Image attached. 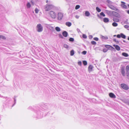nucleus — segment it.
<instances>
[{
  "instance_id": "nucleus-1",
  "label": "nucleus",
  "mask_w": 129,
  "mask_h": 129,
  "mask_svg": "<svg viewBox=\"0 0 129 129\" xmlns=\"http://www.w3.org/2000/svg\"><path fill=\"white\" fill-rule=\"evenodd\" d=\"M46 106L45 105H44V106H42L40 110H36L35 111L34 114L33 116L37 119L42 118L43 116V114L42 112V113H41V110H42V109L46 110Z\"/></svg>"
},
{
  "instance_id": "nucleus-2",
  "label": "nucleus",
  "mask_w": 129,
  "mask_h": 129,
  "mask_svg": "<svg viewBox=\"0 0 129 129\" xmlns=\"http://www.w3.org/2000/svg\"><path fill=\"white\" fill-rule=\"evenodd\" d=\"M55 9L56 10H58V8L55 7L54 5L52 4H47L46 7L45 8V10L46 11H49L50 9Z\"/></svg>"
},
{
  "instance_id": "nucleus-3",
  "label": "nucleus",
  "mask_w": 129,
  "mask_h": 129,
  "mask_svg": "<svg viewBox=\"0 0 129 129\" xmlns=\"http://www.w3.org/2000/svg\"><path fill=\"white\" fill-rule=\"evenodd\" d=\"M63 17V13L59 12L57 13V19L58 20H61Z\"/></svg>"
},
{
  "instance_id": "nucleus-4",
  "label": "nucleus",
  "mask_w": 129,
  "mask_h": 129,
  "mask_svg": "<svg viewBox=\"0 0 129 129\" xmlns=\"http://www.w3.org/2000/svg\"><path fill=\"white\" fill-rule=\"evenodd\" d=\"M37 31L38 32H41L43 30V27L40 24H37Z\"/></svg>"
},
{
  "instance_id": "nucleus-5",
  "label": "nucleus",
  "mask_w": 129,
  "mask_h": 129,
  "mask_svg": "<svg viewBox=\"0 0 129 129\" xmlns=\"http://www.w3.org/2000/svg\"><path fill=\"white\" fill-rule=\"evenodd\" d=\"M49 14L51 17L54 19H55L56 16V14L53 11H50L49 12Z\"/></svg>"
},
{
  "instance_id": "nucleus-6",
  "label": "nucleus",
  "mask_w": 129,
  "mask_h": 129,
  "mask_svg": "<svg viewBox=\"0 0 129 129\" xmlns=\"http://www.w3.org/2000/svg\"><path fill=\"white\" fill-rule=\"evenodd\" d=\"M121 87L123 89L125 90H127L129 89L128 86L126 84L124 83L121 84L120 85Z\"/></svg>"
},
{
  "instance_id": "nucleus-7",
  "label": "nucleus",
  "mask_w": 129,
  "mask_h": 129,
  "mask_svg": "<svg viewBox=\"0 0 129 129\" xmlns=\"http://www.w3.org/2000/svg\"><path fill=\"white\" fill-rule=\"evenodd\" d=\"M117 37L118 38H120L121 37L122 38L125 39L126 38V36L123 33H121L120 34H118L117 35Z\"/></svg>"
},
{
  "instance_id": "nucleus-8",
  "label": "nucleus",
  "mask_w": 129,
  "mask_h": 129,
  "mask_svg": "<svg viewBox=\"0 0 129 129\" xmlns=\"http://www.w3.org/2000/svg\"><path fill=\"white\" fill-rule=\"evenodd\" d=\"M121 6L123 8L127 9L128 8L127 6L125 5L126 3L125 2H121Z\"/></svg>"
},
{
  "instance_id": "nucleus-9",
  "label": "nucleus",
  "mask_w": 129,
  "mask_h": 129,
  "mask_svg": "<svg viewBox=\"0 0 129 129\" xmlns=\"http://www.w3.org/2000/svg\"><path fill=\"white\" fill-rule=\"evenodd\" d=\"M112 15L114 16V17H118V18H119L120 17L119 14L117 12L114 11H112Z\"/></svg>"
},
{
  "instance_id": "nucleus-10",
  "label": "nucleus",
  "mask_w": 129,
  "mask_h": 129,
  "mask_svg": "<svg viewBox=\"0 0 129 129\" xmlns=\"http://www.w3.org/2000/svg\"><path fill=\"white\" fill-rule=\"evenodd\" d=\"M121 72L122 75L124 76H125V69L124 67H122L121 69Z\"/></svg>"
},
{
  "instance_id": "nucleus-11",
  "label": "nucleus",
  "mask_w": 129,
  "mask_h": 129,
  "mask_svg": "<svg viewBox=\"0 0 129 129\" xmlns=\"http://www.w3.org/2000/svg\"><path fill=\"white\" fill-rule=\"evenodd\" d=\"M109 95L111 98L113 99H115L116 98V96L113 93L110 92L109 94Z\"/></svg>"
},
{
  "instance_id": "nucleus-12",
  "label": "nucleus",
  "mask_w": 129,
  "mask_h": 129,
  "mask_svg": "<svg viewBox=\"0 0 129 129\" xmlns=\"http://www.w3.org/2000/svg\"><path fill=\"white\" fill-rule=\"evenodd\" d=\"M108 7L112 10H115L116 9V8L115 7H114L113 6L111 5H108Z\"/></svg>"
},
{
  "instance_id": "nucleus-13",
  "label": "nucleus",
  "mask_w": 129,
  "mask_h": 129,
  "mask_svg": "<svg viewBox=\"0 0 129 129\" xmlns=\"http://www.w3.org/2000/svg\"><path fill=\"white\" fill-rule=\"evenodd\" d=\"M105 12L107 14L109 15H112V11H109L107 10H105Z\"/></svg>"
},
{
  "instance_id": "nucleus-14",
  "label": "nucleus",
  "mask_w": 129,
  "mask_h": 129,
  "mask_svg": "<svg viewBox=\"0 0 129 129\" xmlns=\"http://www.w3.org/2000/svg\"><path fill=\"white\" fill-rule=\"evenodd\" d=\"M123 102L124 103L129 105V99H125L123 100Z\"/></svg>"
},
{
  "instance_id": "nucleus-15",
  "label": "nucleus",
  "mask_w": 129,
  "mask_h": 129,
  "mask_svg": "<svg viewBox=\"0 0 129 129\" xmlns=\"http://www.w3.org/2000/svg\"><path fill=\"white\" fill-rule=\"evenodd\" d=\"M113 46L115 47V48L116 50L118 51H119L120 49V48L119 46L118 45H113Z\"/></svg>"
},
{
  "instance_id": "nucleus-16",
  "label": "nucleus",
  "mask_w": 129,
  "mask_h": 129,
  "mask_svg": "<svg viewBox=\"0 0 129 129\" xmlns=\"http://www.w3.org/2000/svg\"><path fill=\"white\" fill-rule=\"evenodd\" d=\"M117 17H113V21L114 22H118L119 21V19L118 18H117Z\"/></svg>"
},
{
  "instance_id": "nucleus-17",
  "label": "nucleus",
  "mask_w": 129,
  "mask_h": 129,
  "mask_svg": "<svg viewBox=\"0 0 129 129\" xmlns=\"http://www.w3.org/2000/svg\"><path fill=\"white\" fill-rule=\"evenodd\" d=\"M62 35L65 37H67L68 35V33L66 31H64L62 33Z\"/></svg>"
},
{
  "instance_id": "nucleus-18",
  "label": "nucleus",
  "mask_w": 129,
  "mask_h": 129,
  "mask_svg": "<svg viewBox=\"0 0 129 129\" xmlns=\"http://www.w3.org/2000/svg\"><path fill=\"white\" fill-rule=\"evenodd\" d=\"M93 67L91 65H90L88 67V70L89 72L91 71L92 70Z\"/></svg>"
},
{
  "instance_id": "nucleus-19",
  "label": "nucleus",
  "mask_w": 129,
  "mask_h": 129,
  "mask_svg": "<svg viewBox=\"0 0 129 129\" xmlns=\"http://www.w3.org/2000/svg\"><path fill=\"white\" fill-rule=\"evenodd\" d=\"M103 21L105 23H107L109 21V19L108 18H105L103 19Z\"/></svg>"
},
{
  "instance_id": "nucleus-20",
  "label": "nucleus",
  "mask_w": 129,
  "mask_h": 129,
  "mask_svg": "<svg viewBox=\"0 0 129 129\" xmlns=\"http://www.w3.org/2000/svg\"><path fill=\"white\" fill-rule=\"evenodd\" d=\"M122 56L125 57H127L129 56L128 54L127 53L125 52L122 53Z\"/></svg>"
},
{
  "instance_id": "nucleus-21",
  "label": "nucleus",
  "mask_w": 129,
  "mask_h": 129,
  "mask_svg": "<svg viewBox=\"0 0 129 129\" xmlns=\"http://www.w3.org/2000/svg\"><path fill=\"white\" fill-rule=\"evenodd\" d=\"M101 38L105 40H107L108 39V37L107 36H106L105 37L102 35L101 36Z\"/></svg>"
},
{
  "instance_id": "nucleus-22",
  "label": "nucleus",
  "mask_w": 129,
  "mask_h": 129,
  "mask_svg": "<svg viewBox=\"0 0 129 129\" xmlns=\"http://www.w3.org/2000/svg\"><path fill=\"white\" fill-rule=\"evenodd\" d=\"M85 14L86 16H89L90 15V13L88 11H86L85 12Z\"/></svg>"
},
{
  "instance_id": "nucleus-23",
  "label": "nucleus",
  "mask_w": 129,
  "mask_h": 129,
  "mask_svg": "<svg viewBox=\"0 0 129 129\" xmlns=\"http://www.w3.org/2000/svg\"><path fill=\"white\" fill-rule=\"evenodd\" d=\"M66 24L67 26H68L70 27L71 26L72 24L71 23L69 22H67L66 23Z\"/></svg>"
},
{
  "instance_id": "nucleus-24",
  "label": "nucleus",
  "mask_w": 129,
  "mask_h": 129,
  "mask_svg": "<svg viewBox=\"0 0 129 129\" xmlns=\"http://www.w3.org/2000/svg\"><path fill=\"white\" fill-rule=\"evenodd\" d=\"M26 6L27 8H30L31 5L30 3L29 2H28L26 5Z\"/></svg>"
},
{
  "instance_id": "nucleus-25",
  "label": "nucleus",
  "mask_w": 129,
  "mask_h": 129,
  "mask_svg": "<svg viewBox=\"0 0 129 129\" xmlns=\"http://www.w3.org/2000/svg\"><path fill=\"white\" fill-rule=\"evenodd\" d=\"M56 30L57 31H60V28L58 27H56L55 28Z\"/></svg>"
},
{
  "instance_id": "nucleus-26",
  "label": "nucleus",
  "mask_w": 129,
  "mask_h": 129,
  "mask_svg": "<svg viewBox=\"0 0 129 129\" xmlns=\"http://www.w3.org/2000/svg\"><path fill=\"white\" fill-rule=\"evenodd\" d=\"M74 54V51L73 50H72L70 51V55L71 56H73Z\"/></svg>"
},
{
  "instance_id": "nucleus-27",
  "label": "nucleus",
  "mask_w": 129,
  "mask_h": 129,
  "mask_svg": "<svg viewBox=\"0 0 129 129\" xmlns=\"http://www.w3.org/2000/svg\"><path fill=\"white\" fill-rule=\"evenodd\" d=\"M5 40L6 39L5 37L3 36L0 35V39Z\"/></svg>"
},
{
  "instance_id": "nucleus-28",
  "label": "nucleus",
  "mask_w": 129,
  "mask_h": 129,
  "mask_svg": "<svg viewBox=\"0 0 129 129\" xmlns=\"http://www.w3.org/2000/svg\"><path fill=\"white\" fill-rule=\"evenodd\" d=\"M112 25L113 26L116 27L118 25V24L117 23H115V22H114L112 23Z\"/></svg>"
},
{
  "instance_id": "nucleus-29",
  "label": "nucleus",
  "mask_w": 129,
  "mask_h": 129,
  "mask_svg": "<svg viewBox=\"0 0 129 129\" xmlns=\"http://www.w3.org/2000/svg\"><path fill=\"white\" fill-rule=\"evenodd\" d=\"M125 70L126 72H128L129 70V66L127 65V66L125 68Z\"/></svg>"
},
{
  "instance_id": "nucleus-30",
  "label": "nucleus",
  "mask_w": 129,
  "mask_h": 129,
  "mask_svg": "<svg viewBox=\"0 0 129 129\" xmlns=\"http://www.w3.org/2000/svg\"><path fill=\"white\" fill-rule=\"evenodd\" d=\"M96 10L99 12H100L101 11V9L98 7H96Z\"/></svg>"
},
{
  "instance_id": "nucleus-31",
  "label": "nucleus",
  "mask_w": 129,
  "mask_h": 129,
  "mask_svg": "<svg viewBox=\"0 0 129 129\" xmlns=\"http://www.w3.org/2000/svg\"><path fill=\"white\" fill-rule=\"evenodd\" d=\"M109 49L112 51L113 50H115L114 48L111 46H110Z\"/></svg>"
},
{
  "instance_id": "nucleus-32",
  "label": "nucleus",
  "mask_w": 129,
  "mask_h": 129,
  "mask_svg": "<svg viewBox=\"0 0 129 129\" xmlns=\"http://www.w3.org/2000/svg\"><path fill=\"white\" fill-rule=\"evenodd\" d=\"M14 97H15L14 98V103L12 106V107H13L14 105L16 103V99H15L16 97L15 96Z\"/></svg>"
},
{
  "instance_id": "nucleus-33",
  "label": "nucleus",
  "mask_w": 129,
  "mask_h": 129,
  "mask_svg": "<svg viewBox=\"0 0 129 129\" xmlns=\"http://www.w3.org/2000/svg\"><path fill=\"white\" fill-rule=\"evenodd\" d=\"M83 63L84 66H86L87 64V62L86 60H84L83 61Z\"/></svg>"
},
{
  "instance_id": "nucleus-34",
  "label": "nucleus",
  "mask_w": 129,
  "mask_h": 129,
  "mask_svg": "<svg viewBox=\"0 0 129 129\" xmlns=\"http://www.w3.org/2000/svg\"><path fill=\"white\" fill-rule=\"evenodd\" d=\"M69 40L70 42H73L74 41V39L73 38H69Z\"/></svg>"
},
{
  "instance_id": "nucleus-35",
  "label": "nucleus",
  "mask_w": 129,
  "mask_h": 129,
  "mask_svg": "<svg viewBox=\"0 0 129 129\" xmlns=\"http://www.w3.org/2000/svg\"><path fill=\"white\" fill-rule=\"evenodd\" d=\"M80 7V6L79 5H77L75 7V9L76 10H77L79 9Z\"/></svg>"
},
{
  "instance_id": "nucleus-36",
  "label": "nucleus",
  "mask_w": 129,
  "mask_h": 129,
  "mask_svg": "<svg viewBox=\"0 0 129 129\" xmlns=\"http://www.w3.org/2000/svg\"><path fill=\"white\" fill-rule=\"evenodd\" d=\"M91 43L92 45H95L96 43V42L94 41H92L91 42Z\"/></svg>"
},
{
  "instance_id": "nucleus-37",
  "label": "nucleus",
  "mask_w": 129,
  "mask_h": 129,
  "mask_svg": "<svg viewBox=\"0 0 129 129\" xmlns=\"http://www.w3.org/2000/svg\"><path fill=\"white\" fill-rule=\"evenodd\" d=\"M63 47L64 48H68L69 47V46L66 44H65L63 45Z\"/></svg>"
},
{
  "instance_id": "nucleus-38",
  "label": "nucleus",
  "mask_w": 129,
  "mask_h": 129,
  "mask_svg": "<svg viewBox=\"0 0 129 129\" xmlns=\"http://www.w3.org/2000/svg\"><path fill=\"white\" fill-rule=\"evenodd\" d=\"M105 47L108 50L109 49L110 45H105Z\"/></svg>"
},
{
  "instance_id": "nucleus-39",
  "label": "nucleus",
  "mask_w": 129,
  "mask_h": 129,
  "mask_svg": "<svg viewBox=\"0 0 129 129\" xmlns=\"http://www.w3.org/2000/svg\"><path fill=\"white\" fill-rule=\"evenodd\" d=\"M108 50V49H107L106 48H104L103 49V52H107Z\"/></svg>"
},
{
  "instance_id": "nucleus-40",
  "label": "nucleus",
  "mask_w": 129,
  "mask_h": 129,
  "mask_svg": "<svg viewBox=\"0 0 129 129\" xmlns=\"http://www.w3.org/2000/svg\"><path fill=\"white\" fill-rule=\"evenodd\" d=\"M100 15L101 16H103V17L105 16V15L103 12H101L100 13Z\"/></svg>"
},
{
  "instance_id": "nucleus-41",
  "label": "nucleus",
  "mask_w": 129,
  "mask_h": 129,
  "mask_svg": "<svg viewBox=\"0 0 129 129\" xmlns=\"http://www.w3.org/2000/svg\"><path fill=\"white\" fill-rule=\"evenodd\" d=\"M87 53V51H84L82 52V54L83 55H85Z\"/></svg>"
},
{
  "instance_id": "nucleus-42",
  "label": "nucleus",
  "mask_w": 129,
  "mask_h": 129,
  "mask_svg": "<svg viewBox=\"0 0 129 129\" xmlns=\"http://www.w3.org/2000/svg\"><path fill=\"white\" fill-rule=\"evenodd\" d=\"M83 38L84 39H86L87 38V36L86 35L83 34L82 35Z\"/></svg>"
},
{
  "instance_id": "nucleus-43",
  "label": "nucleus",
  "mask_w": 129,
  "mask_h": 129,
  "mask_svg": "<svg viewBox=\"0 0 129 129\" xmlns=\"http://www.w3.org/2000/svg\"><path fill=\"white\" fill-rule=\"evenodd\" d=\"M39 10L37 8H36L35 9V11L36 13H38L39 12Z\"/></svg>"
},
{
  "instance_id": "nucleus-44",
  "label": "nucleus",
  "mask_w": 129,
  "mask_h": 129,
  "mask_svg": "<svg viewBox=\"0 0 129 129\" xmlns=\"http://www.w3.org/2000/svg\"><path fill=\"white\" fill-rule=\"evenodd\" d=\"M93 39L96 41H98L99 40V38L97 37H94L93 38Z\"/></svg>"
},
{
  "instance_id": "nucleus-45",
  "label": "nucleus",
  "mask_w": 129,
  "mask_h": 129,
  "mask_svg": "<svg viewBox=\"0 0 129 129\" xmlns=\"http://www.w3.org/2000/svg\"><path fill=\"white\" fill-rule=\"evenodd\" d=\"M78 65L81 66L82 65V62L81 61H79L78 62Z\"/></svg>"
},
{
  "instance_id": "nucleus-46",
  "label": "nucleus",
  "mask_w": 129,
  "mask_h": 129,
  "mask_svg": "<svg viewBox=\"0 0 129 129\" xmlns=\"http://www.w3.org/2000/svg\"><path fill=\"white\" fill-rule=\"evenodd\" d=\"M124 27L126 28H127L129 27V26L128 25H126L124 26Z\"/></svg>"
},
{
  "instance_id": "nucleus-47",
  "label": "nucleus",
  "mask_w": 129,
  "mask_h": 129,
  "mask_svg": "<svg viewBox=\"0 0 129 129\" xmlns=\"http://www.w3.org/2000/svg\"><path fill=\"white\" fill-rule=\"evenodd\" d=\"M59 38H62L63 39V37L60 34H59Z\"/></svg>"
},
{
  "instance_id": "nucleus-48",
  "label": "nucleus",
  "mask_w": 129,
  "mask_h": 129,
  "mask_svg": "<svg viewBox=\"0 0 129 129\" xmlns=\"http://www.w3.org/2000/svg\"><path fill=\"white\" fill-rule=\"evenodd\" d=\"M89 39H91L93 38V36L92 35H90L89 36Z\"/></svg>"
},
{
  "instance_id": "nucleus-49",
  "label": "nucleus",
  "mask_w": 129,
  "mask_h": 129,
  "mask_svg": "<svg viewBox=\"0 0 129 129\" xmlns=\"http://www.w3.org/2000/svg\"><path fill=\"white\" fill-rule=\"evenodd\" d=\"M0 97H2V98H5V99H6V98H8V97H4L3 96H1L0 94Z\"/></svg>"
},
{
  "instance_id": "nucleus-50",
  "label": "nucleus",
  "mask_w": 129,
  "mask_h": 129,
  "mask_svg": "<svg viewBox=\"0 0 129 129\" xmlns=\"http://www.w3.org/2000/svg\"><path fill=\"white\" fill-rule=\"evenodd\" d=\"M126 72V74L127 76H128L129 75V72Z\"/></svg>"
},
{
  "instance_id": "nucleus-51",
  "label": "nucleus",
  "mask_w": 129,
  "mask_h": 129,
  "mask_svg": "<svg viewBox=\"0 0 129 129\" xmlns=\"http://www.w3.org/2000/svg\"><path fill=\"white\" fill-rule=\"evenodd\" d=\"M79 16L78 15H76L75 16V17L77 19H78L79 18Z\"/></svg>"
},
{
  "instance_id": "nucleus-52",
  "label": "nucleus",
  "mask_w": 129,
  "mask_h": 129,
  "mask_svg": "<svg viewBox=\"0 0 129 129\" xmlns=\"http://www.w3.org/2000/svg\"><path fill=\"white\" fill-rule=\"evenodd\" d=\"M68 10H69V12H68V13H71L72 12V11L71 10V9H69Z\"/></svg>"
},
{
  "instance_id": "nucleus-53",
  "label": "nucleus",
  "mask_w": 129,
  "mask_h": 129,
  "mask_svg": "<svg viewBox=\"0 0 129 129\" xmlns=\"http://www.w3.org/2000/svg\"><path fill=\"white\" fill-rule=\"evenodd\" d=\"M77 30L78 33L80 32V30L79 28H77Z\"/></svg>"
},
{
  "instance_id": "nucleus-54",
  "label": "nucleus",
  "mask_w": 129,
  "mask_h": 129,
  "mask_svg": "<svg viewBox=\"0 0 129 129\" xmlns=\"http://www.w3.org/2000/svg\"><path fill=\"white\" fill-rule=\"evenodd\" d=\"M98 17H99L101 19H102V17L101 16H100L99 15H98Z\"/></svg>"
},
{
  "instance_id": "nucleus-55",
  "label": "nucleus",
  "mask_w": 129,
  "mask_h": 129,
  "mask_svg": "<svg viewBox=\"0 0 129 129\" xmlns=\"http://www.w3.org/2000/svg\"><path fill=\"white\" fill-rule=\"evenodd\" d=\"M113 41H114L116 42V41H117L116 40V39H114L113 40Z\"/></svg>"
},
{
  "instance_id": "nucleus-56",
  "label": "nucleus",
  "mask_w": 129,
  "mask_h": 129,
  "mask_svg": "<svg viewBox=\"0 0 129 129\" xmlns=\"http://www.w3.org/2000/svg\"><path fill=\"white\" fill-rule=\"evenodd\" d=\"M123 41L125 43H127L128 42L126 41H125V40H123Z\"/></svg>"
},
{
  "instance_id": "nucleus-57",
  "label": "nucleus",
  "mask_w": 129,
  "mask_h": 129,
  "mask_svg": "<svg viewBox=\"0 0 129 129\" xmlns=\"http://www.w3.org/2000/svg\"><path fill=\"white\" fill-rule=\"evenodd\" d=\"M116 44H118L119 43V41H116Z\"/></svg>"
},
{
  "instance_id": "nucleus-58",
  "label": "nucleus",
  "mask_w": 129,
  "mask_h": 129,
  "mask_svg": "<svg viewBox=\"0 0 129 129\" xmlns=\"http://www.w3.org/2000/svg\"><path fill=\"white\" fill-rule=\"evenodd\" d=\"M127 13L129 14V10H128L127 11Z\"/></svg>"
},
{
  "instance_id": "nucleus-59",
  "label": "nucleus",
  "mask_w": 129,
  "mask_h": 129,
  "mask_svg": "<svg viewBox=\"0 0 129 129\" xmlns=\"http://www.w3.org/2000/svg\"><path fill=\"white\" fill-rule=\"evenodd\" d=\"M48 2V0H47L46 1V3H47Z\"/></svg>"
},
{
  "instance_id": "nucleus-60",
  "label": "nucleus",
  "mask_w": 129,
  "mask_h": 129,
  "mask_svg": "<svg viewBox=\"0 0 129 129\" xmlns=\"http://www.w3.org/2000/svg\"><path fill=\"white\" fill-rule=\"evenodd\" d=\"M127 40H129V37H128V38H127Z\"/></svg>"
},
{
  "instance_id": "nucleus-61",
  "label": "nucleus",
  "mask_w": 129,
  "mask_h": 129,
  "mask_svg": "<svg viewBox=\"0 0 129 129\" xmlns=\"http://www.w3.org/2000/svg\"><path fill=\"white\" fill-rule=\"evenodd\" d=\"M127 6H128V7L129 8V4H128L127 5Z\"/></svg>"
},
{
  "instance_id": "nucleus-62",
  "label": "nucleus",
  "mask_w": 129,
  "mask_h": 129,
  "mask_svg": "<svg viewBox=\"0 0 129 129\" xmlns=\"http://www.w3.org/2000/svg\"><path fill=\"white\" fill-rule=\"evenodd\" d=\"M116 36V35H114L113 36H114V37H115V36Z\"/></svg>"
},
{
  "instance_id": "nucleus-63",
  "label": "nucleus",
  "mask_w": 129,
  "mask_h": 129,
  "mask_svg": "<svg viewBox=\"0 0 129 129\" xmlns=\"http://www.w3.org/2000/svg\"><path fill=\"white\" fill-rule=\"evenodd\" d=\"M30 108V107H29L28 108Z\"/></svg>"
}]
</instances>
